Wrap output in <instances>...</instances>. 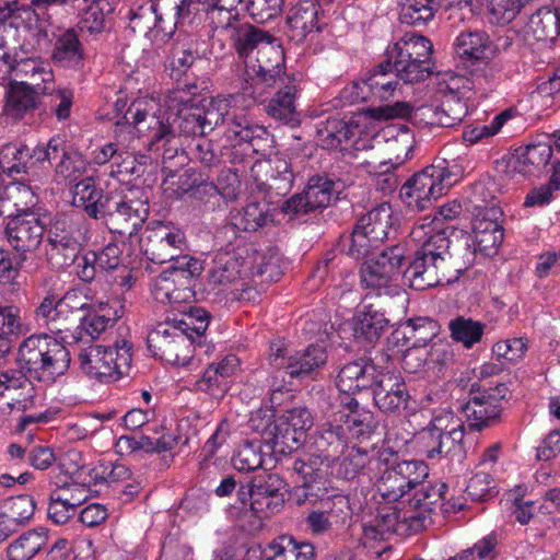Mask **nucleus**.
<instances>
[{"mask_svg":"<svg viewBox=\"0 0 560 560\" xmlns=\"http://www.w3.org/2000/svg\"><path fill=\"white\" fill-rule=\"evenodd\" d=\"M244 78L240 83L243 95L261 102L267 89L283 83L285 75V57L281 46L273 39L264 44L260 49L244 63Z\"/></svg>","mask_w":560,"mask_h":560,"instance_id":"6","label":"nucleus"},{"mask_svg":"<svg viewBox=\"0 0 560 560\" xmlns=\"http://www.w3.org/2000/svg\"><path fill=\"white\" fill-rule=\"evenodd\" d=\"M80 322L75 342L96 339L122 315L121 306L116 308L108 302L82 303L80 301Z\"/></svg>","mask_w":560,"mask_h":560,"instance_id":"24","label":"nucleus"},{"mask_svg":"<svg viewBox=\"0 0 560 560\" xmlns=\"http://www.w3.org/2000/svg\"><path fill=\"white\" fill-rule=\"evenodd\" d=\"M410 288L423 291L444 282H452L444 257H434L416 250L412 260L404 271Z\"/></svg>","mask_w":560,"mask_h":560,"instance_id":"22","label":"nucleus"},{"mask_svg":"<svg viewBox=\"0 0 560 560\" xmlns=\"http://www.w3.org/2000/svg\"><path fill=\"white\" fill-rule=\"evenodd\" d=\"M345 430L339 423L323 424L312 436L314 452L332 464L347 447L348 436L345 435Z\"/></svg>","mask_w":560,"mask_h":560,"instance_id":"37","label":"nucleus"},{"mask_svg":"<svg viewBox=\"0 0 560 560\" xmlns=\"http://www.w3.org/2000/svg\"><path fill=\"white\" fill-rule=\"evenodd\" d=\"M264 446V440L245 441L242 443L232 457L234 468L245 472L262 468L265 464Z\"/></svg>","mask_w":560,"mask_h":560,"instance_id":"60","label":"nucleus"},{"mask_svg":"<svg viewBox=\"0 0 560 560\" xmlns=\"http://www.w3.org/2000/svg\"><path fill=\"white\" fill-rule=\"evenodd\" d=\"M47 530L43 527L24 532L5 550L8 560H31L47 545Z\"/></svg>","mask_w":560,"mask_h":560,"instance_id":"46","label":"nucleus"},{"mask_svg":"<svg viewBox=\"0 0 560 560\" xmlns=\"http://www.w3.org/2000/svg\"><path fill=\"white\" fill-rule=\"evenodd\" d=\"M71 355L67 347L47 334L31 335L19 346L16 364L28 377L54 384L70 368Z\"/></svg>","mask_w":560,"mask_h":560,"instance_id":"2","label":"nucleus"},{"mask_svg":"<svg viewBox=\"0 0 560 560\" xmlns=\"http://www.w3.org/2000/svg\"><path fill=\"white\" fill-rule=\"evenodd\" d=\"M392 232H396L394 211L388 202H383L361 215L351 234L341 235L338 247L357 260L369 257Z\"/></svg>","mask_w":560,"mask_h":560,"instance_id":"5","label":"nucleus"},{"mask_svg":"<svg viewBox=\"0 0 560 560\" xmlns=\"http://www.w3.org/2000/svg\"><path fill=\"white\" fill-rule=\"evenodd\" d=\"M237 498L242 504V509H249L258 517H267L269 513L278 511L282 505L259 491L253 490V483L241 486L237 490Z\"/></svg>","mask_w":560,"mask_h":560,"instance_id":"59","label":"nucleus"},{"mask_svg":"<svg viewBox=\"0 0 560 560\" xmlns=\"http://www.w3.org/2000/svg\"><path fill=\"white\" fill-rule=\"evenodd\" d=\"M343 188L345 183L335 174L318 173L308 178L304 192L308 198V205L318 210L328 207Z\"/></svg>","mask_w":560,"mask_h":560,"instance_id":"38","label":"nucleus"},{"mask_svg":"<svg viewBox=\"0 0 560 560\" xmlns=\"http://www.w3.org/2000/svg\"><path fill=\"white\" fill-rule=\"evenodd\" d=\"M527 33L537 40H553L560 35V8L542 7L533 13L527 23Z\"/></svg>","mask_w":560,"mask_h":560,"instance_id":"53","label":"nucleus"},{"mask_svg":"<svg viewBox=\"0 0 560 560\" xmlns=\"http://www.w3.org/2000/svg\"><path fill=\"white\" fill-rule=\"evenodd\" d=\"M250 171L257 190L264 192L269 202H273V197L285 196L292 188L293 171L281 153L256 161Z\"/></svg>","mask_w":560,"mask_h":560,"instance_id":"17","label":"nucleus"},{"mask_svg":"<svg viewBox=\"0 0 560 560\" xmlns=\"http://www.w3.org/2000/svg\"><path fill=\"white\" fill-rule=\"evenodd\" d=\"M83 221L62 214L46 224V257L56 270L70 267L78 258L84 242Z\"/></svg>","mask_w":560,"mask_h":560,"instance_id":"9","label":"nucleus"},{"mask_svg":"<svg viewBox=\"0 0 560 560\" xmlns=\"http://www.w3.org/2000/svg\"><path fill=\"white\" fill-rule=\"evenodd\" d=\"M372 465L377 471L374 482L376 490L388 502L410 495L407 501H411L412 506L435 511L445 499L447 485L428 480L429 467L423 460L407 459L392 448H384L377 453Z\"/></svg>","mask_w":560,"mask_h":560,"instance_id":"1","label":"nucleus"},{"mask_svg":"<svg viewBox=\"0 0 560 560\" xmlns=\"http://www.w3.org/2000/svg\"><path fill=\"white\" fill-rule=\"evenodd\" d=\"M80 298L75 290H68L59 296L54 291H47L34 310V318L38 325L62 340L75 341L80 322Z\"/></svg>","mask_w":560,"mask_h":560,"instance_id":"8","label":"nucleus"},{"mask_svg":"<svg viewBox=\"0 0 560 560\" xmlns=\"http://www.w3.org/2000/svg\"><path fill=\"white\" fill-rule=\"evenodd\" d=\"M131 345L122 340L114 347L91 345L79 353L82 371L101 383H112L128 372L131 365Z\"/></svg>","mask_w":560,"mask_h":560,"instance_id":"10","label":"nucleus"},{"mask_svg":"<svg viewBox=\"0 0 560 560\" xmlns=\"http://www.w3.org/2000/svg\"><path fill=\"white\" fill-rule=\"evenodd\" d=\"M387 141V150L394 167L405 163L411 155L415 138L410 130L405 126H390L384 130Z\"/></svg>","mask_w":560,"mask_h":560,"instance_id":"55","label":"nucleus"},{"mask_svg":"<svg viewBox=\"0 0 560 560\" xmlns=\"http://www.w3.org/2000/svg\"><path fill=\"white\" fill-rule=\"evenodd\" d=\"M106 195L95 187L94 179L91 176L81 178L73 186L72 203L75 207L83 208L90 218L97 219L101 213Z\"/></svg>","mask_w":560,"mask_h":560,"instance_id":"54","label":"nucleus"},{"mask_svg":"<svg viewBox=\"0 0 560 560\" xmlns=\"http://www.w3.org/2000/svg\"><path fill=\"white\" fill-rule=\"evenodd\" d=\"M30 165L31 155L27 145L8 143L0 149V168L8 176L26 174Z\"/></svg>","mask_w":560,"mask_h":560,"instance_id":"57","label":"nucleus"},{"mask_svg":"<svg viewBox=\"0 0 560 560\" xmlns=\"http://www.w3.org/2000/svg\"><path fill=\"white\" fill-rule=\"evenodd\" d=\"M319 3L316 0H300L288 11L285 35L296 44L303 43L311 33L319 32Z\"/></svg>","mask_w":560,"mask_h":560,"instance_id":"27","label":"nucleus"},{"mask_svg":"<svg viewBox=\"0 0 560 560\" xmlns=\"http://www.w3.org/2000/svg\"><path fill=\"white\" fill-rule=\"evenodd\" d=\"M240 368V360L234 354H228L220 361L210 363L202 376L196 382L199 390L208 393L213 398L224 397L231 386V377Z\"/></svg>","mask_w":560,"mask_h":560,"instance_id":"28","label":"nucleus"},{"mask_svg":"<svg viewBox=\"0 0 560 560\" xmlns=\"http://www.w3.org/2000/svg\"><path fill=\"white\" fill-rule=\"evenodd\" d=\"M3 61L8 65L9 72L14 77V81H27L36 74L43 75L44 80H52L54 72L50 65L38 58H23L19 54L13 56L4 54Z\"/></svg>","mask_w":560,"mask_h":560,"instance_id":"52","label":"nucleus"},{"mask_svg":"<svg viewBox=\"0 0 560 560\" xmlns=\"http://www.w3.org/2000/svg\"><path fill=\"white\" fill-rule=\"evenodd\" d=\"M252 246L237 244L232 246L229 242L226 247H221L212 259V266L208 271V284L212 290L219 285L232 283L240 278L248 276L253 267Z\"/></svg>","mask_w":560,"mask_h":560,"instance_id":"16","label":"nucleus"},{"mask_svg":"<svg viewBox=\"0 0 560 560\" xmlns=\"http://www.w3.org/2000/svg\"><path fill=\"white\" fill-rule=\"evenodd\" d=\"M147 342L153 357L173 365H187L199 350L194 335H186L170 315L149 331Z\"/></svg>","mask_w":560,"mask_h":560,"instance_id":"11","label":"nucleus"},{"mask_svg":"<svg viewBox=\"0 0 560 560\" xmlns=\"http://www.w3.org/2000/svg\"><path fill=\"white\" fill-rule=\"evenodd\" d=\"M393 69L396 77L405 83H416L429 78L432 73V62L423 58H394Z\"/></svg>","mask_w":560,"mask_h":560,"instance_id":"61","label":"nucleus"},{"mask_svg":"<svg viewBox=\"0 0 560 560\" xmlns=\"http://www.w3.org/2000/svg\"><path fill=\"white\" fill-rule=\"evenodd\" d=\"M377 371L378 366L371 359L360 358L340 369L336 377V386L340 393L346 395L371 389L375 384Z\"/></svg>","mask_w":560,"mask_h":560,"instance_id":"29","label":"nucleus"},{"mask_svg":"<svg viewBox=\"0 0 560 560\" xmlns=\"http://www.w3.org/2000/svg\"><path fill=\"white\" fill-rule=\"evenodd\" d=\"M88 471L89 470H86L83 465L78 467L71 472L72 482H66L61 488L55 490L66 502L69 501V505L75 510L85 502L89 497V488L93 480L91 476H89V479L86 478L85 475Z\"/></svg>","mask_w":560,"mask_h":560,"instance_id":"58","label":"nucleus"},{"mask_svg":"<svg viewBox=\"0 0 560 560\" xmlns=\"http://www.w3.org/2000/svg\"><path fill=\"white\" fill-rule=\"evenodd\" d=\"M206 14L213 31H228L241 21L245 0H207Z\"/></svg>","mask_w":560,"mask_h":560,"instance_id":"47","label":"nucleus"},{"mask_svg":"<svg viewBox=\"0 0 560 560\" xmlns=\"http://www.w3.org/2000/svg\"><path fill=\"white\" fill-rule=\"evenodd\" d=\"M38 95L26 82H11L5 103L7 114L14 118H23L25 114L36 109L43 103Z\"/></svg>","mask_w":560,"mask_h":560,"instance_id":"49","label":"nucleus"},{"mask_svg":"<svg viewBox=\"0 0 560 560\" xmlns=\"http://www.w3.org/2000/svg\"><path fill=\"white\" fill-rule=\"evenodd\" d=\"M464 167L456 159L436 158L433 163L413 174L400 188L402 202L413 211H422L455 185Z\"/></svg>","mask_w":560,"mask_h":560,"instance_id":"3","label":"nucleus"},{"mask_svg":"<svg viewBox=\"0 0 560 560\" xmlns=\"http://www.w3.org/2000/svg\"><path fill=\"white\" fill-rule=\"evenodd\" d=\"M82 40L89 42L88 37L78 33V30L68 28L60 33L55 39L51 52L52 61L61 68L81 70L86 59Z\"/></svg>","mask_w":560,"mask_h":560,"instance_id":"31","label":"nucleus"},{"mask_svg":"<svg viewBox=\"0 0 560 560\" xmlns=\"http://www.w3.org/2000/svg\"><path fill=\"white\" fill-rule=\"evenodd\" d=\"M432 43L424 36L407 33L393 47L387 49V58H423L430 59Z\"/></svg>","mask_w":560,"mask_h":560,"instance_id":"56","label":"nucleus"},{"mask_svg":"<svg viewBox=\"0 0 560 560\" xmlns=\"http://www.w3.org/2000/svg\"><path fill=\"white\" fill-rule=\"evenodd\" d=\"M46 223L37 212L14 213L7 218L4 236L22 261L36 252L44 240Z\"/></svg>","mask_w":560,"mask_h":560,"instance_id":"14","label":"nucleus"},{"mask_svg":"<svg viewBox=\"0 0 560 560\" xmlns=\"http://www.w3.org/2000/svg\"><path fill=\"white\" fill-rule=\"evenodd\" d=\"M331 463L313 452L296 457L292 463V470L302 479V495L320 498L319 492L326 491L325 483L330 474Z\"/></svg>","mask_w":560,"mask_h":560,"instance_id":"26","label":"nucleus"},{"mask_svg":"<svg viewBox=\"0 0 560 560\" xmlns=\"http://www.w3.org/2000/svg\"><path fill=\"white\" fill-rule=\"evenodd\" d=\"M188 179L186 175L178 176V187L175 194L180 196L190 190L194 199L202 203L207 212L223 210L226 207V200L236 199L240 190L237 174L231 170L222 172V175L218 178L219 185L205 182L192 187L188 184Z\"/></svg>","mask_w":560,"mask_h":560,"instance_id":"15","label":"nucleus"},{"mask_svg":"<svg viewBox=\"0 0 560 560\" xmlns=\"http://www.w3.org/2000/svg\"><path fill=\"white\" fill-rule=\"evenodd\" d=\"M229 38L232 47L235 49L238 58L246 63V59L252 58L264 44L273 39L272 35L268 32L248 23H237L231 28Z\"/></svg>","mask_w":560,"mask_h":560,"instance_id":"35","label":"nucleus"},{"mask_svg":"<svg viewBox=\"0 0 560 560\" xmlns=\"http://www.w3.org/2000/svg\"><path fill=\"white\" fill-rule=\"evenodd\" d=\"M443 0H404L400 4L399 21L415 27L431 22L442 8Z\"/></svg>","mask_w":560,"mask_h":560,"instance_id":"51","label":"nucleus"},{"mask_svg":"<svg viewBox=\"0 0 560 560\" xmlns=\"http://www.w3.org/2000/svg\"><path fill=\"white\" fill-rule=\"evenodd\" d=\"M405 260V248L397 244L383 249L376 258L369 259L361 269V281L365 288L377 291L392 290V279L396 276Z\"/></svg>","mask_w":560,"mask_h":560,"instance_id":"18","label":"nucleus"},{"mask_svg":"<svg viewBox=\"0 0 560 560\" xmlns=\"http://www.w3.org/2000/svg\"><path fill=\"white\" fill-rule=\"evenodd\" d=\"M31 377L19 371H13L11 382L5 392L0 411L7 413L16 409L23 411L34 405V387Z\"/></svg>","mask_w":560,"mask_h":560,"instance_id":"45","label":"nucleus"},{"mask_svg":"<svg viewBox=\"0 0 560 560\" xmlns=\"http://www.w3.org/2000/svg\"><path fill=\"white\" fill-rule=\"evenodd\" d=\"M118 0H93L82 12L74 30L83 37L95 38L106 28V18L114 12Z\"/></svg>","mask_w":560,"mask_h":560,"instance_id":"42","label":"nucleus"},{"mask_svg":"<svg viewBox=\"0 0 560 560\" xmlns=\"http://www.w3.org/2000/svg\"><path fill=\"white\" fill-rule=\"evenodd\" d=\"M171 318L186 335H194V342L200 351L209 352L206 330L210 324L211 314L208 311L198 306H189L188 310L180 311L179 316L173 314Z\"/></svg>","mask_w":560,"mask_h":560,"instance_id":"40","label":"nucleus"},{"mask_svg":"<svg viewBox=\"0 0 560 560\" xmlns=\"http://www.w3.org/2000/svg\"><path fill=\"white\" fill-rule=\"evenodd\" d=\"M352 125L342 118L329 117L317 125V139L324 149H340L354 136Z\"/></svg>","mask_w":560,"mask_h":560,"instance_id":"50","label":"nucleus"},{"mask_svg":"<svg viewBox=\"0 0 560 560\" xmlns=\"http://www.w3.org/2000/svg\"><path fill=\"white\" fill-rule=\"evenodd\" d=\"M448 328L454 340L462 342L466 348H470L481 340L485 324L472 318L458 316L450 322Z\"/></svg>","mask_w":560,"mask_h":560,"instance_id":"64","label":"nucleus"},{"mask_svg":"<svg viewBox=\"0 0 560 560\" xmlns=\"http://www.w3.org/2000/svg\"><path fill=\"white\" fill-rule=\"evenodd\" d=\"M265 447L272 455H285L298 450L305 439L280 417L272 422L267 420L262 428Z\"/></svg>","mask_w":560,"mask_h":560,"instance_id":"34","label":"nucleus"},{"mask_svg":"<svg viewBox=\"0 0 560 560\" xmlns=\"http://www.w3.org/2000/svg\"><path fill=\"white\" fill-rule=\"evenodd\" d=\"M149 129H153V141L155 143L160 141L172 143L177 135L186 137L206 136L199 107H184L173 116L172 121L167 118L166 122L152 116Z\"/></svg>","mask_w":560,"mask_h":560,"instance_id":"23","label":"nucleus"},{"mask_svg":"<svg viewBox=\"0 0 560 560\" xmlns=\"http://www.w3.org/2000/svg\"><path fill=\"white\" fill-rule=\"evenodd\" d=\"M464 436V423L451 411L439 412L418 433V440L429 459L451 457L457 462L465 457Z\"/></svg>","mask_w":560,"mask_h":560,"instance_id":"7","label":"nucleus"},{"mask_svg":"<svg viewBox=\"0 0 560 560\" xmlns=\"http://www.w3.org/2000/svg\"><path fill=\"white\" fill-rule=\"evenodd\" d=\"M207 0H179L174 5V25L187 31L201 25Z\"/></svg>","mask_w":560,"mask_h":560,"instance_id":"62","label":"nucleus"},{"mask_svg":"<svg viewBox=\"0 0 560 560\" xmlns=\"http://www.w3.org/2000/svg\"><path fill=\"white\" fill-rule=\"evenodd\" d=\"M532 102L536 108L542 112L560 102V66L553 68L552 74L538 84L532 93Z\"/></svg>","mask_w":560,"mask_h":560,"instance_id":"63","label":"nucleus"},{"mask_svg":"<svg viewBox=\"0 0 560 560\" xmlns=\"http://www.w3.org/2000/svg\"><path fill=\"white\" fill-rule=\"evenodd\" d=\"M478 252L471 234L459 231L450 237L448 254L444 257L452 281L457 280L477 260Z\"/></svg>","mask_w":560,"mask_h":560,"instance_id":"33","label":"nucleus"},{"mask_svg":"<svg viewBox=\"0 0 560 560\" xmlns=\"http://www.w3.org/2000/svg\"><path fill=\"white\" fill-rule=\"evenodd\" d=\"M139 245L148 260L155 264H175V260L184 256L182 252L186 247V236L179 228L155 222L154 225L145 228Z\"/></svg>","mask_w":560,"mask_h":560,"instance_id":"13","label":"nucleus"},{"mask_svg":"<svg viewBox=\"0 0 560 560\" xmlns=\"http://www.w3.org/2000/svg\"><path fill=\"white\" fill-rule=\"evenodd\" d=\"M454 49L462 61L472 66L483 65L485 70L493 78L494 68L490 66V61L497 54V47L485 31L462 32L454 42Z\"/></svg>","mask_w":560,"mask_h":560,"instance_id":"25","label":"nucleus"},{"mask_svg":"<svg viewBox=\"0 0 560 560\" xmlns=\"http://www.w3.org/2000/svg\"><path fill=\"white\" fill-rule=\"evenodd\" d=\"M266 560H315L313 544L298 540L291 535H281L266 547Z\"/></svg>","mask_w":560,"mask_h":560,"instance_id":"39","label":"nucleus"},{"mask_svg":"<svg viewBox=\"0 0 560 560\" xmlns=\"http://www.w3.org/2000/svg\"><path fill=\"white\" fill-rule=\"evenodd\" d=\"M458 79H452L446 85L442 103L435 108V122L442 127H453L459 124L468 113L467 94L471 90L469 81L459 86Z\"/></svg>","mask_w":560,"mask_h":560,"instance_id":"30","label":"nucleus"},{"mask_svg":"<svg viewBox=\"0 0 560 560\" xmlns=\"http://www.w3.org/2000/svg\"><path fill=\"white\" fill-rule=\"evenodd\" d=\"M509 392L504 383H497L493 387L487 384L472 383L469 398L462 406L470 429L480 431L500 421L502 400Z\"/></svg>","mask_w":560,"mask_h":560,"instance_id":"12","label":"nucleus"},{"mask_svg":"<svg viewBox=\"0 0 560 560\" xmlns=\"http://www.w3.org/2000/svg\"><path fill=\"white\" fill-rule=\"evenodd\" d=\"M371 389L375 406L384 413H399L411 399L404 377L395 370L378 369Z\"/></svg>","mask_w":560,"mask_h":560,"instance_id":"19","label":"nucleus"},{"mask_svg":"<svg viewBox=\"0 0 560 560\" xmlns=\"http://www.w3.org/2000/svg\"><path fill=\"white\" fill-rule=\"evenodd\" d=\"M389 320L373 305H366L353 318V336L358 341L375 342L388 327Z\"/></svg>","mask_w":560,"mask_h":560,"instance_id":"43","label":"nucleus"},{"mask_svg":"<svg viewBox=\"0 0 560 560\" xmlns=\"http://www.w3.org/2000/svg\"><path fill=\"white\" fill-rule=\"evenodd\" d=\"M235 222L228 223L217 231V238L236 237L237 230L254 232L264 226L267 221V210L259 203L245 206L242 212L234 218Z\"/></svg>","mask_w":560,"mask_h":560,"instance_id":"48","label":"nucleus"},{"mask_svg":"<svg viewBox=\"0 0 560 560\" xmlns=\"http://www.w3.org/2000/svg\"><path fill=\"white\" fill-rule=\"evenodd\" d=\"M553 151L550 141L533 142L515 150L514 170L524 175H537L546 168Z\"/></svg>","mask_w":560,"mask_h":560,"instance_id":"36","label":"nucleus"},{"mask_svg":"<svg viewBox=\"0 0 560 560\" xmlns=\"http://www.w3.org/2000/svg\"><path fill=\"white\" fill-rule=\"evenodd\" d=\"M287 81L265 106L268 116L290 126L300 124V113L296 108L298 85L293 77L285 75Z\"/></svg>","mask_w":560,"mask_h":560,"instance_id":"32","label":"nucleus"},{"mask_svg":"<svg viewBox=\"0 0 560 560\" xmlns=\"http://www.w3.org/2000/svg\"><path fill=\"white\" fill-rule=\"evenodd\" d=\"M171 267L177 290L174 296L175 302H186L192 299L196 279L203 269L202 262L195 257L185 255L175 260V264H172Z\"/></svg>","mask_w":560,"mask_h":560,"instance_id":"41","label":"nucleus"},{"mask_svg":"<svg viewBox=\"0 0 560 560\" xmlns=\"http://www.w3.org/2000/svg\"><path fill=\"white\" fill-rule=\"evenodd\" d=\"M401 506L383 509L377 515V526L385 532L398 535L418 533L433 523L434 511H424L422 506L411 505V501H401Z\"/></svg>","mask_w":560,"mask_h":560,"instance_id":"21","label":"nucleus"},{"mask_svg":"<svg viewBox=\"0 0 560 560\" xmlns=\"http://www.w3.org/2000/svg\"><path fill=\"white\" fill-rule=\"evenodd\" d=\"M393 62L387 58L373 68L363 79V86H366L371 97L378 101H388L398 86L396 72L393 73Z\"/></svg>","mask_w":560,"mask_h":560,"instance_id":"44","label":"nucleus"},{"mask_svg":"<svg viewBox=\"0 0 560 560\" xmlns=\"http://www.w3.org/2000/svg\"><path fill=\"white\" fill-rule=\"evenodd\" d=\"M142 197L143 191L136 187L106 194L96 220H100L110 233L132 240L150 213L148 198Z\"/></svg>","mask_w":560,"mask_h":560,"instance_id":"4","label":"nucleus"},{"mask_svg":"<svg viewBox=\"0 0 560 560\" xmlns=\"http://www.w3.org/2000/svg\"><path fill=\"white\" fill-rule=\"evenodd\" d=\"M327 359L328 352L324 346L308 345L289 357H284L279 348L271 363L278 368L277 373H285L292 380H303L313 377L327 363Z\"/></svg>","mask_w":560,"mask_h":560,"instance_id":"20","label":"nucleus"}]
</instances>
